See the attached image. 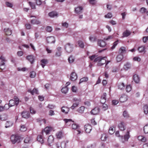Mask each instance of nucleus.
<instances>
[{
    "instance_id": "1",
    "label": "nucleus",
    "mask_w": 148,
    "mask_h": 148,
    "mask_svg": "<svg viewBox=\"0 0 148 148\" xmlns=\"http://www.w3.org/2000/svg\"><path fill=\"white\" fill-rule=\"evenodd\" d=\"M106 57H102L101 56H99L94 59V62H98L97 64V66H101L105 63H106L107 62L106 60Z\"/></svg>"
},
{
    "instance_id": "2",
    "label": "nucleus",
    "mask_w": 148,
    "mask_h": 148,
    "mask_svg": "<svg viewBox=\"0 0 148 148\" xmlns=\"http://www.w3.org/2000/svg\"><path fill=\"white\" fill-rule=\"evenodd\" d=\"M21 139V137L16 135H12L10 137L11 140L13 144L20 143Z\"/></svg>"
},
{
    "instance_id": "3",
    "label": "nucleus",
    "mask_w": 148,
    "mask_h": 148,
    "mask_svg": "<svg viewBox=\"0 0 148 148\" xmlns=\"http://www.w3.org/2000/svg\"><path fill=\"white\" fill-rule=\"evenodd\" d=\"M0 60L1 61V63L0 64V72H1L5 68V62L6 60L5 58L3 56H1L0 57Z\"/></svg>"
},
{
    "instance_id": "4",
    "label": "nucleus",
    "mask_w": 148,
    "mask_h": 148,
    "mask_svg": "<svg viewBox=\"0 0 148 148\" xmlns=\"http://www.w3.org/2000/svg\"><path fill=\"white\" fill-rule=\"evenodd\" d=\"M127 125L126 123L124 121H121L118 125V127L119 129L123 131L125 129L126 126Z\"/></svg>"
},
{
    "instance_id": "5",
    "label": "nucleus",
    "mask_w": 148,
    "mask_h": 148,
    "mask_svg": "<svg viewBox=\"0 0 148 148\" xmlns=\"http://www.w3.org/2000/svg\"><path fill=\"white\" fill-rule=\"evenodd\" d=\"M84 129L86 133H89L91 131L92 127L90 124H86L84 126Z\"/></svg>"
},
{
    "instance_id": "6",
    "label": "nucleus",
    "mask_w": 148,
    "mask_h": 148,
    "mask_svg": "<svg viewBox=\"0 0 148 148\" xmlns=\"http://www.w3.org/2000/svg\"><path fill=\"white\" fill-rule=\"evenodd\" d=\"M53 130V128L51 126L47 127L44 130V132L46 134H49Z\"/></svg>"
},
{
    "instance_id": "7",
    "label": "nucleus",
    "mask_w": 148,
    "mask_h": 148,
    "mask_svg": "<svg viewBox=\"0 0 148 148\" xmlns=\"http://www.w3.org/2000/svg\"><path fill=\"white\" fill-rule=\"evenodd\" d=\"M130 129H127L125 134L124 136V140L125 141H127L129 138L130 137Z\"/></svg>"
},
{
    "instance_id": "8",
    "label": "nucleus",
    "mask_w": 148,
    "mask_h": 148,
    "mask_svg": "<svg viewBox=\"0 0 148 148\" xmlns=\"http://www.w3.org/2000/svg\"><path fill=\"white\" fill-rule=\"evenodd\" d=\"M47 43H54L55 41V38L53 36L48 37L46 38Z\"/></svg>"
},
{
    "instance_id": "9",
    "label": "nucleus",
    "mask_w": 148,
    "mask_h": 148,
    "mask_svg": "<svg viewBox=\"0 0 148 148\" xmlns=\"http://www.w3.org/2000/svg\"><path fill=\"white\" fill-rule=\"evenodd\" d=\"M106 94L104 92L102 95L100 99L101 103H104L106 101Z\"/></svg>"
},
{
    "instance_id": "10",
    "label": "nucleus",
    "mask_w": 148,
    "mask_h": 148,
    "mask_svg": "<svg viewBox=\"0 0 148 148\" xmlns=\"http://www.w3.org/2000/svg\"><path fill=\"white\" fill-rule=\"evenodd\" d=\"M65 49L66 51L69 53L71 52L72 50V48L69 43H68L66 45Z\"/></svg>"
},
{
    "instance_id": "11",
    "label": "nucleus",
    "mask_w": 148,
    "mask_h": 148,
    "mask_svg": "<svg viewBox=\"0 0 148 148\" xmlns=\"http://www.w3.org/2000/svg\"><path fill=\"white\" fill-rule=\"evenodd\" d=\"M64 120L65 122L66 125V126H70L71 125H72L73 123H74V121L70 119H64Z\"/></svg>"
},
{
    "instance_id": "12",
    "label": "nucleus",
    "mask_w": 148,
    "mask_h": 148,
    "mask_svg": "<svg viewBox=\"0 0 148 148\" xmlns=\"http://www.w3.org/2000/svg\"><path fill=\"white\" fill-rule=\"evenodd\" d=\"M77 78V76L76 74L74 72H72L70 75V80L72 81H74L76 80Z\"/></svg>"
},
{
    "instance_id": "13",
    "label": "nucleus",
    "mask_w": 148,
    "mask_h": 148,
    "mask_svg": "<svg viewBox=\"0 0 148 148\" xmlns=\"http://www.w3.org/2000/svg\"><path fill=\"white\" fill-rule=\"evenodd\" d=\"M127 99V96L125 94L123 95L119 99L120 101L121 102H124L126 101Z\"/></svg>"
},
{
    "instance_id": "14",
    "label": "nucleus",
    "mask_w": 148,
    "mask_h": 148,
    "mask_svg": "<svg viewBox=\"0 0 148 148\" xmlns=\"http://www.w3.org/2000/svg\"><path fill=\"white\" fill-rule=\"evenodd\" d=\"M27 59L28 60L31 64H33L34 60V58L33 55H29L26 57Z\"/></svg>"
},
{
    "instance_id": "15",
    "label": "nucleus",
    "mask_w": 148,
    "mask_h": 148,
    "mask_svg": "<svg viewBox=\"0 0 148 148\" xmlns=\"http://www.w3.org/2000/svg\"><path fill=\"white\" fill-rule=\"evenodd\" d=\"M54 141V138L52 136H49L48 138L47 142L48 145L50 146L51 144L53 143Z\"/></svg>"
},
{
    "instance_id": "16",
    "label": "nucleus",
    "mask_w": 148,
    "mask_h": 148,
    "mask_svg": "<svg viewBox=\"0 0 148 148\" xmlns=\"http://www.w3.org/2000/svg\"><path fill=\"white\" fill-rule=\"evenodd\" d=\"M42 135H40L38 136L37 139L38 141L40 142L41 143H43L44 142L43 138V131L41 132Z\"/></svg>"
},
{
    "instance_id": "17",
    "label": "nucleus",
    "mask_w": 148,
    "mask_h": 148,
    "mask_svg": "<svg viewBox=\"0 0 148 148\" xmlns=\"http://www.w3.org/2000/svg\"><path fill=\"white\" fill-rule=\"evenodd\" d=\"M99 111V108H98L96 107L91 111V113L92 114L96 115L98 114Z\"/></svg>"
},
{
    "instance_id": "18",
    "label": "nucleus",
    "mask_w": 148,
    "mask_h": 148,
    "mask_svg": "<svg viewBox=\"0 0 148 148\" xmlns=\"http://www.w3.org/2000/svg\"><path fill=\"white\" fill-rule=\"evenodd\" d=\"M98 44L101 47H104L106 45V42L102 40H99L98 41Z\"/></svg>"
},
{
    "instance_id": "19",
    "label": "nucleus",
    "mask_w": 148,
    "mask_h": 148,
    "mask_svg": "<svg viewBox=\"0 0 148 148\" xmlns=\"http://www.w3.org/2000/svg\"><path fill=\"white\" fill-rule=\"evenodd\" d=\"M133 78L134 81L136 83H138L140 82V79L138 75L136 74L134 75L133 76Z\"/></svg>"
},
{
    "instance_id": "20",
    "label": "nucleus",
    "mask_w": 148,
    "mask_h": 148,
    "mask_svg": "<svg viewBox=\"0 0 148 148\" xmlns=\"http://www.w3.org/2000/svg\"><path fill=\"white\" fill-rule=\"evenodd\" d=\"M28 92H30L32 95H33L34 93L37 94H39L38 90L36 88H34L32 90L31 89H28Z\"/></svg>"
},
{
    "instance_id": "21",
    "label": "nucleus",
    "mask_w": 148,
    "mask_h": 148,
    "mask_svg": "<svg viewBox=\"0 0 148 148\" xmlns=\"http://www.w3.org/2000/svg\"><path fill=\"white\" fill-rule=\"evenodd\" d=\"M41 65L42 68H44L45 65L48 63V60L46 59H42L40 61Z\"/></svg>"
},
{
    "instance_id": "22",
    "label": "nucleus",
    "mask_w": 148,
    "mask_h": 148,
    "mask_svg": "<svg viewBox=\"0 0 148 148\" xmlns=\"http://www.w3.org/2000/svg\"><path fill=\"white\" fill-rule=\"evenodd\" d=\"M131 33L130 31L127 30L123 32V37H127L130 35Z\"/></svg>"
},
{
    "instance_id": "23",
    "label": "nucleus",
    "mask_w": 148,
    "mask_h": 148,
    "mask_svg": "<svg viewBox=\"0 0 148 148\" xmlns=\"http://www.w3.org/2000/svg\"><path fill=\"white\" fill-rule=\"evenodd\" d=\"M5 34L7 35H10L12 33V30L9 28L4 29V30Z\"/></svg>"
},
{
    "instance_id": "24",
    "label": "nucleus",
    "mask_w": 148,
    "mask_h": 148,
    "mask_svg": "<svg viewBox=\"0 0 148 148\" xmlns=\"http://www.w3.org/2000/svg\"><path fill=\"white\" fill-rule=\"evenodd\" d=\"M138 139L140 141L143 142H145L147 139L145 137L143 136H139L138 137Z\"/></svg>"
},
{
    "instance_id": "25",
    "label": "nucleus",
    "mask_w": 148,
    "mask_h": 148,
    "mask_svg": "<svg viewBox=\"0 0 148 148\" xmlns=\"http://www.w3.org/2000/svg\"><path fill=\"white\" fill-rule=\"evenodd\" d=\"M22 115L23 117L27 118L29 117V114L28 112L24 111L22 113Z\"/></svg>"
},
{
    "instance_id": "26",
    "label": "nucleus",
    "mask_w": 148,
    "mask_h": 148,
    "mask_svg": "<svg viewBox=\"0 0 148 148\" xmlns=\"http://www.w3.org/2000/svg\"><path fill=\"white\" fill-rule=\"evenodd\" d=\"M83 10V8L82 7H78L75 8V12L76 13L80 14L82 13V10Z\"/></svg>"
},
{
    "instance_id": "27",
    "label": "nucleus",
    "mask_w": 148,
    "mask_h": 148,
    "mask_svg": "<svg viewBox=\"0 0 148 148\" xmlns=\"http://www.w3.org/2000/svg\"><path fill=\"white\" fill-rule=\"evenodd\" d=\"M49 16L51 17H54L55 16H57L58 14L57 12L55 11H52L48 14Z\"/></svg>"
},
{
    "instance_id": "28",
    "label": "nucleus",
    "mask_w": 148,
    "mask_h": 148,
    "mask_svg": "<svg viewBox=\"0 0 148 148\" xmlns=\"http://www.w3.org/2000/svg\"><path fill=\"white\" fill-rule=\"evenodd\" d=\"M8 116L6 114H3L0 116V119L2 121H4L7 119Z\"/></svg>"
},
{
    "instance_id": "29",
    "label": "nucleus",
    "mask_w": 148,
    "mask_h": 148,
    "mask_svg": "<svg viewBox=\"0 0 148 148\" xmlns=\"http://www.w3.org/2000/svg\"><path fill=\"white\" fill-rule=\"evenodd\" d=\"M31 23L32 24L36 25L39 24L40 23V22L39 21L36 19L32 20L31 21Z\"/></svg>"
},
{
    "instance_id": "30",
    "label": "nucleus",
    "mask_w": 148,
    "mask_h": 148,
    "mask_svg": "<svg viewBox=\"0 0 148 148\" xmlns=\"http://www.w3.org/2000/svg\"><path fill=\"white\" fill-rule=\"evenodd\" d=\"M145 47L144 46H142L138 47V49L139 52L140 53H145Z\"/></svg>"
},
{
    "instance_id": "31",
    "label": "nucleus",
    "mask_w": 148,
    "mask_h": 148,
    "mask_svg": "<svg viewBox=\"0 0 148 148\" xmlns=\"http://www.w3.org/2000/svg\"><path fill=\"white\" fill-rule=\"evenodd\" d=\"M123 58V55L122 54H120L118 55L116 58V60L117 62L121 61Z\"/></svg>"
},
{
    "instance_id": "32",
    "label": "nucleus",
    "mask_w": 148,
    "mask_h": 148,
    "mask_svg": "<svg viewBox=\"0 0 148 148\" xmlns=\"http://www.w3.org/2000/svg\"><path fill=\"white\" fill-rule=\"evenodd\" d=\"M119 52L120 54L125 53L126 52L125 47H121L119 50Z\"/></svg>"
},
{
    "instance_id": "33",
    "label": "nucleus",
    "mask_w": 148,
    "mask_h": 148,
    "mask_svg": "<svg viewBox=\"0 0 148 148\" xmlns=\"http://www.w3.org/2000/svg\"><path fill=\"white\" fill-rule=\"evenodd\" d=\"M69 109L65 107H62L61 108L62 111L65 113H67L69 111Z\"/></svg>"
},
{
    "instance_id": "34",
    "label": "nucleus",
    "mask_w": 148,
    "mask_h": 148,
    "mask_svg": "<svg viewBox=\"0 0 148 148\" xmlns=\"http://www.w3.org/2000/svg\"><path fill=\"white\" fill-rule=\"evenodd\" d=\"M57 138L58 139H61L63 137L62 133L61 132H59L56 134Z\"/></svg>"
},
{
    "instance_id": "35",
    "label": "nucleus",
    "mask_w": 148,
    "mask_h": 148,
    "mask_svg": "<svg viewBox=\"0 0 148 148\" xmlns=\"http://www.w3.org/2000/svg\"><path fill=\"white\" fill-rule=\"evenodd\" d=\"M9 104L10 107L14 106L15 105H16L15 101H14V100L13 99H11L9 101Z\"/></svg>"
},
{
    "instance_id": "36",
    "label": "nucleus",
    "mask_w": 148,
    "mask_h": 148,
    "mask_svg": "<svg viewBox=\"0 0 148 148\" xmlns=\"http://www.w3.org/2000/svg\"><path fill=\"white\" fill-rule=\"evenodd\" d=\"M31 140V137L27 136L25 139L24 140V142L25 143H29L30 142Z\"/></svg>"
},
{
    "instance_id": "37",
    "label": "nucleus",
    "mask_w": 148,
    "mask_h": 148,
    "mask_svg": "<svg viewBox=\"0 0 148 148\" xmlns=\"http://www.w3.org/2000/svg\"><path fill=\"white\" fill-rule=\"evenodd\" d=\"M68 90V88L67 86L63 88H62L61 91L62 93L66 94V93Z\"/></svg>"
},
{
    "instance_id": "38",
    "label": "nucleus",
    "mask_w": 148,
    "mask_h": 148,
    "mask_svg": "<svg viewBox=\"0 0 148 148\" xmlns=\"http://www.w3.org/2000/svg\"><path fill=\"white\" fill-rule=\"evenodd\" d=\"M85 107L83 106H82L78 108L77 110L78 112L80 113H82L83 112Z\"/></svg>"
},
{
    "instance_id": "39",
    "label": "nucleus",
    "mask_w": 148,
    "mask_h": 148,
    "mask_svg": "<svg viewBox=\"0 0 148 148\" xmlns=\"http://www.w3.org/2000/svg\"><path fill=\"white\" fill-rule=\"evenodd\" d=\"M118 88L120 89L121 90H122L123 89H124L125 87V85L123 83H119L118 85Z\"/></svg>"
},
{
    "instance_id": "40",
    "label": "nucleus",
    "mask_w": 148,
    "mask_h": 148,
    "mask_svg": "<svg viewBox=\"0 0 148 148\" xmlns=\"http://www.w3.org/2000/svg\"><path fill=\"white\" fill-rule=\"evenodd\" d=\"M102 104H103L101 106V109L103 111H105L107 110L108 108L107 105L104 103Z\"/></svg>"
},
{
    "instance_id": "41",
    "label": "nucleus",
    "mask_w": 148,
    "mask_h": 148,
    "mask_svg": "<svg viewBox=\"0 0 148 148\" xmlns=\"http://www.w3.org/2000/svg\"><path fill=\"white\" fill-rule=\"evenodd\" d=\"M75 60L74 58L72 56H70L68 59V60L70 63L73 62Z\"/></svg>"
},
{
    "instance_id": "42",
    "label": "nucleus",
    "mask_w": 148,
    "mask_h": 148,
    "mask_svg": "<svg viewBox=\"0 0 148 148\" xmlns=\"http://www.w3.org/2000/svg\"><path fill=\"white\" fill-rule=\"evenodd\" d=\"M13 123L11 121H7L5 123V127L6 128L10 127L12 125Z\"/></svg>"
},
{
    "instance_id": "43",
    "label": "nucleus",
    "mask_w": 148,
    "mask_h": 148,
    "mask_svg": "<svg viewBox=\"0 0 148 148\" xmlns=\"http://www.w3.org/2000/svg\"><path fill=\"white\" fill-rule=\"evenodd\" d=\"M88 78L87 77H84L82 78L80 80V81L79 84H80L81 83L84 82H86L88 81Z\"/></svg>"
},
{
    "instance_id": "44",
    "label": "nucleus",
    "mask_w": 148,
    "mask_h": 148,
    "mask_svg": "<svg viewBox=\"0 0 148 148\" xmlns=\"http://www.w3.org/2000/svg\"><path fill=\"white\" fill-rule=\"evenodd\" d=\"M144 111V113L147 114L148 113V106L147 105H145L143 107Z\"/></svg>"
},
{
    "instance_id": "45",
    "label": "nucleus",
    "mask_w": 148,
    "mask_h": 148,
    "mask_svg": "<svg viewBox=\"0 0 148 148\" xmlns=\"http://www.w3.org/2000/svg\"><path fill=\"white\" fill-rule=\"evenodd\" d=\"M130 67L131 66L130 64L128 63H127L125 64L124 66V69L126 70H127L128 69H129L130 68Z\"/></svg>"
},
{
    "instance_id": "46",
    "label": "nucleus",
    "mask_w": 148,
    "mask_h": 148,
    "mask_svg": "<svg viewBox=\"0 0 148 148\" xmlns=\"http://www.w3.org/2000/svg\"><path fill=\"white\" fill-rule=\"evenodd\" d=\"M27 128L24 125H22L21 126L20 130L21 131L24 132L26 131Z\"/></svg>"
},
{
    "instance_id": "47",
    "label": "nucleus",
    "mask_w": 148,
    "mask_h": 148,
    "mask_svg": "<svg viewBox=\"0 0 148 148\" xmlns=\"http://www.w3.org/2000/svg\"><path fill=\"white\" fill-rule=\"evenodd\" d=\"M126 91L128 92H129L132 89V87L130 85H127L126 88Z\"/></svg>"
},
{
    "instance_id": "48",
    "label": "nucleus",
    "mask_w": 148,
    "mask_h": 148,
    "mask_svg": "<svg viewBox=\"0 0 148 148\" xmlns=\"http://www.w3.org/2000/svg\"><path fill=\"white\" fill-rule=\"evenodd\" d=\"M144 131L145 134L148 133V124L146 125L144 127Z\"/></svg>"
},
{
    "instance_id": "49",
    "label": "nucleus",
    "mask_w": 148,
    "mask_h": 148,
    "mask_svg": "<svg viewBox=\"0 0 148 148\" xmlns=\"http://www.w3.org/2000/svg\"><path fill=\"white\" fill-rule=\"evenodd\" d=\"M28 3L32 9H35L36 8L35 5L34 3L29 1L28 2Z\"/></svg>"
},
{
    "instance_id": "50",
    "label": "nucleus",
    "mask_w": 148,
    "mask_h": 148,
    "mask_svg": "<svg viewBox=\"0 0 148 148\" xmlns=\"http://www.w3.org/2000/svg\"><path fill=\"white\" fill-rule=\"evenodd\" d=\"M79 127V126L74 123L72 124V128L73 129H76Z\"/></svg>"
},
{
    "instance_id": "51",
    "label": "nucleus",
    "mask_w": 148,
    "mask_h": 148,
    "mask_svg": "<svg viewBox=\"0 0 148 148\" xmlns=\"http://www.w3.org/2000/svg\"><path fill=\"white\" fill-rule=\"evenodd\" d=\"M36 74L34 71H32L30 72V77L31 78H34L35 77Z\"/></svg>"
},
{
    "instance_id": "52",
    "label": "nucleus",
    "mask_w": 148,
    "mask_h": 148,
    "mask_svg": "<svg viewBox=\"0 0 148 148\" xmlns=\"http://www.w3.org/2000/svg\"><path fill=\"white\" fill-rule=\"evenodd\" d=\"M78 44L79 45V46L82 48H84V45L83 42L81 40H79L78 41Z\"/></svg>"
},
{
    "instance_id": "53",
    "label": "nucleus",
    "mask_w": 148,
    "mask_h": 148,
    "mask_svg": "<svg viewBox=\"0 0 148 148\" xmlns=\"http://www.w3.org/2000/svg\"><path fill=\"white\" fill-rule=\"evenodd\" d=\"M114 129L112 127H110L109 130V133L111 134H113L114 132Z\"/></svg>"
},
{
    "instance_id": "54",
    "label": "nucleus",
    "mask_w": 148,
    "mask_h": 148,
    "mask_svg": "<svg viewBox=\"0 0 148 148\" xmlns=\"http://www.w3.org/2000/svg\"><path fill=\"white\" fill-rule=\"evenodd\" d=\"M14 101H15V103L16 104V105H17L19 102V100L17 96H15L14 98Z\"/></svg>"
},
{
    "instance_id": "55",
    "label": "nucleus",
    "mask_w": 148,
    "mask_h": 148,
    "mask_svg": "<svg viewBox=\"0 0 148 148\" xmlns=\"http://www.w3.org/2000/svg\"><path fill=\"white\" fill-rule=\"evenodd\" d=\"M123 115L124 117L128 118L129 117V115L127 111L125 110L123 112Z\"/></svg>"
},
{
    "instance_id": "56",
    "label": "nucleus",
    "mask_w": 148,
    "mask_h": 148,
    "mask_svg": "<svg viewBox=\"0 0 148 148\" xmlns=\"http://www.w3.org/2000/svg\"><path fill=\"white\" fill-rule=\"evenodd\" d=\"M79 104L78 103H74L72 106L71 107V108L72 109H74Z\"/></svg>"
},
{
    "instance_id": "57",
    "label": "nucleus",
    "mask_w": 148,
    "mask_h": 148,
    "mask_svg": "<svg viewBox=\"0 0 148 148\" xmlns=\"http://www.w3.org/2000/svg\"><path fill=\"white\" fill-rule=\"evenodd\" d=\"M10 106L8 104H5V106H3L4 111L8 110L10 107Z\"/></svg>"
},
{
    "instance_id": "58",
    "label": "nucleus",
    "mask_w": 148,
    "mask_h": 148,
    "mask_svg": "<svg viewBox=\"0 0 148 148\" xmlns=\"http://www.w3.org/2000/svg\"><path fill=\"white\" fill-rule=\"evenodd\" d=\"M45 30L48 32H51L52 30V28L51 27L48 26L46 27Z\"/></svg>"
},
{
    "instance_id": "59",
    "label": "nucleus",
    "mask_w": 148,
    "mask_h": 148,
    "mask_svg": "<svg viewBox=\"0 0 148 148\" xmlns=\"http://www.w3.org/2000/svg\"><path fill=\"white\" fill-rule=\"evenodd\" d=\"M112 14L109 12L105 16V17L106 18H110L112 17Z\"/></svg>"
},
{
    "instance_id": "60",
    "label": "nucleus",
    "mask_w": 148,
    "mask_h": 148,
    "mask_svg": "<svg viewBox=\"0 0 148 148\" xmlns=\"http://www.w3.org/2000/svg\"><path fill=\"white\" fill-rule=\"evenodd\" d=\"M118 40H117V41H116L114 43L113 46L111 47V49H114V48H115L116 46L118 44Z\"/></svg>"
},
{
    "instance_id": "61",
    "label": "nucleus",
    "mask_w": 148,
    "mask_h": 148,
    "mask_svg": "<svg viewBox=\"0 0 148 148\" xmlns=\"http://www.w3.org/2000/svg\"><path fill=\"white\" fill-rule=\"evenodd\" d=\"M133 60L134 61H137L139 62L140 61L141 59L139 57H135L133 58Z\"/></svg>"
},
{
    "instance_id": "62",
    "label": "nucleus",
    "mask_w": 148,
    "mask_h": 148,
    "mask_svg": "<svg viewBox=\"0 0 148 148\" xmlns=\"http://www.w3.org/2000/svg\"><path fill=\"white\" fill-rule=\"evenodd\" d=\"M5 4L7 7L11 8H12L13 6V5L12 3L8 2H5Z\"/></svg>"
},
{
    "instance_id": "63",
    "label": "nucleus",
    "mask_w": 148,
    "mask_h": 148,
    "mask_svg": "<svg viewBox=\"0 0 148 148\" xmlns=\"http://www.w3.org/2000/svg\"><path fill=\"white\" fill-rule=\"evenodd\" d=\"M107 138V137L105 134H103L102 135V136L101 137V139L102 140H105Z\"/></svg>"
},
{
    "instance_id": "64",
    "label": "nucleus",
    "mask_w": 148,
    "mask_h": 148,
    "mask_svg": "<svg viewBox=\"0 0 148 148\" xmlns=\"http://www.w3.org/2000/svg\"><path fill=\"white\" fill-rule=\"evenodd\" d=\"M30 113L32 114H35L36 113L35 110L32 107H30Z\"/></svg>"
}]
</instances>
